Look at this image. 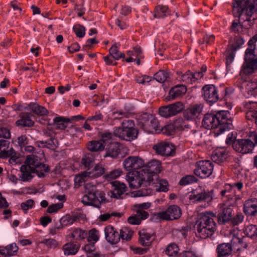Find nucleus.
Segmentation results:
<instances>
[{
  "instance_id": "obj_1",
  "label": "nucleus",
  "mask_w": 257,
  "mask_h": 257,
  "mask_svg": "<svg viewBox=\"0 0 257 257\" xmlns=\"http://www.w3.org/2000/svg\"><path fill=\"white\" fill-rule=\"evenodd\" d=\"M232 118L228 110H219L204 115L202 125L207 130L215 129L214 136L218 137L232 128Z\"/></svg>"
},
{
  "instance_id": "obj_2",
  "label": "nucleus",
  "mask_w": 257,
  "mask_h": 257,
  "mask_svg": "<svg viewBox=\"0 0 257 257\" xmlns=\"http://www.w3.org/2000/svg\"><path fill=\"white\" fill-rule=\"evenodd\" d=\"M257 11V0H233L232 13L235 17L240 18L242 15L247 17L241 22L243 29L251 28L255 19L251 18L252 15Z\"/></svg>"
},
{
  "instance_id": "obj_3",
  "label": "nucleus",
  "mask_w": 257,
  "mask_h": 257,
  "mask_svg": "<svg viewBox=\"0 0 257 257\" xmlns=\"http://www.w3.org/2000/svg\"><path fill=\"white\" fill-rule=\"evenodd\" d=\"M215 218L216 215L212 212L200 214L194 225L196 235L203 239L211 236L216 230Z\"/></svg>"
},
{
  "instance_id": "obj_4",
  "label": "nucleus",
  "mask_w": 257,
  "mask_h": 257,
  "mask_svg": "<svg viewBox=\"0 0 257 257\" xmlns=\"http://www.w3.org/2000/svg\"><path fill=\"white\" fill-rule=\"evenodd\" d=\"M120 127L113 128V135L120 139L126 141H132L136 139L138 135V130L135 127L134 120L125 119Z\"/></svg>"
},
{
  "instance_id": "obj_5",
  "label": "nucleus",
  "mask_w": 257,
  "mask_h": 257,
  "mask_svg": "<svg viewBox=\"0 0 257 257\" xmlns=\"http://www.w3.org/2000/svg\"><path fill=\"white\" fill-rule=\"evenodd\" d=\"M224 91V96L221 97V99L227 97L229 95L228 88H225ZM202 96L204 100L211 104L216 102L220 99L217 88L213 84L205 85L202 88Z\"/></svg>"
},
{
  "instance_id": "obj_6",
  "label": "nucleus",
  "mask_w": 257,
  "mask_h": 257,
  "mask_svg": "<svg viewBox=\"0 0 257 257\" xmlns=\"http://www.w3.org/2000/svg\"><path fill=\"white\" fill-rule=\"evenodd\" d=\"M105 194L98 190L89 191L82 198V202L85 205H91L99 208L102 202H105Z\"/></svg>"
},
{
  "instance_id": "obj_7",
  "label": "nucleus",
  "mask_w": 257,
  "mask_h": 257,
  "mask_svg": "<svg viewBox=\"0 0 257 257\" xmlns=\"http://www.w3.org/2000/svg\"><path fill=\"white\" fill-rule=\"evenodd\" d=\"M126 179L130 187L132 189L140 187L143 183L149 185V182L151 181L148 180L147 174L145 173L144 171L141 170L136 171L135 173H128L126 176Z\"/></svg>"
},
{
  "instance_id": "obj_8",
  "label": "nucleus",
  "mask_w": 257,
  "mask_h": 257,
  "mask_svg": "<svg viewBox=\"0 0 257 257\" xmlns=\"http://www.w3.org/2000/svg\"><path fill=\"white\" fill-rule=\"evenodd\" d=\"M245 51L244 55V62L240 70V74L243 76L249 75L254 72L257 69V58H255L254 53L249 52L247 53Z\"/></svg>"
},
{
  "instance_id": "obj_9",
  "label": "nucleus",
  "mask_w": 257,
  "mask_h": 257,
  "mask_svg": "<svg viewBox=\"0 0 257 257\" xmlns=\"http://www.w3.org/2000/svg\"><path fill=\"white\" fill-rule=\"evenodd\" d=\"M194 173L201 179H206L212 174L213 164L209 160H201L196 162Z\"/></svg>"
},
{
  "instance_id": "obj_10",
  "label": "nucleus",
  "mask_w": 257,
  "mask_h": 257,
  "mask_svg": "<svg viewBox=\"0 0 257 257\" xmlns=\"http://www.w3.org/2000/svg\"><path fill=\"white\" fill-rule=\"evenodd\" d=\"M184 106L182 102L177 101L175 103L161 106L159 110V114L161 116L168 118L180 113L183 110Z\"/></svg>"
},
{
  "instance_id": "obj_11",
  "label": "nucleus",
  "mask_w": 257,
  "mask_h": 257,
  "mask_svg": "<svg viewBox=\"0 0 257 257\" xmlns=\"http://www.w3.org/2000/svg\"><path fill=\"white\" fill-rule=\"evenodd\" d=\"M181 216V210L176 205L169 206L165 211L158 213V216L163 220H173L179 219Z\"/></svg>"
},
{
  "instance_id": "obj_12",
  "label": "nucleus",
  "mask_w": 257,
  "mask_h": 257,
  "mask_svg": "<svg viewBox=\"0 0 257 257\" xmlns=\"http://www.w3.org/2000/svg\"><path fill=\"white\" fill-rule=\"evenodd\" d=\"M255 145L248 139H238L233 144V149L238 153L244 154L250 153Z\"/></svg>"
},
{
  "instance_id": "obj_13",
  "label": "nucleus",
  "mask_w": 257,
  "mask_h": 257,
  "mask_svg": "<svg viewBox=\"0 0 257 257\" xmlns=\"http://www.w3.org/2000/svg\"><path fill=\"white\" fill-rule=\"evenodd\" d=\"M123 165L126 170L131 171L143 168L145 162L139 156H130L124 159Z\"/></svg>"
},
{
  "instance_id": "obj_14",
  "label": "nucleus",
  "mask_w": 257,
  "mask_h": 257,
  "mask_svg": "<svg viewBox=\"0 0 257 257\" xmlns=\"http://www.w3.org/2000/svg\"><path fill=\"white\" fill-rule=\"evenodd\" d=\"M233 208L226 205H222L218 210L216 216L218 223L220 225H223L230 221L232 217Z\"/></svg>"
},
{
  "instance_id": "obj_15",
  "label": "nucleus",
  "mask_w": 257,
  "mask_h": 257,
  "mask_svg": "<svg viewBox=\"0 0 257 257\" xmlns=\"http://www.w3.org/2000/svg\"><path fill=\"white\" fill-rule=\"evenodd\" d=\"M203 107V104L201 103L190 105L183 111L184 117L187 120H193L198 118L202 111Z\"/></svg>"
},
{
  "instance_id": "obj_16",
  "label": "nucleus",
  "mask_w": 257,
  "mask_h": 257,
  "mask_svg": "<svg viewBox=\"0 0 257 257\" xmlns=\"http://www.w3.org/2000/svg\"><path fill=\"white\" fill-rule=\"evenodd\" d=\"M176 74L178 75L177 79L186 84H192L203 77L202 72L193 73L190 70L184 73L181 71H177Z\"/></svg>"
},
{
  "instance_id": "obj_17",
  "label": "nucleus",
  "mask_w": 257,
  "mask_h": 257,
  "mask_svg": "<svg viewBox=\"0 0 257 257\" xmlns=\"http://www.w3.org/2000/svg\"><path fill=\"white\" fill-rule=\"evenodd\" d=\"M161 164L158 160H153L148 162L141 170L147 174L148 180L153 181V174L159 173L161 170Z\"/></svg>"
},
{
  "instance_id": "obj_18",
  "label": "nucleus",
  "mask_w": 257,
  "mask_h": 257,
  "mask_svg": "<svg viewBox=\"0 0 257 257\" xmlns=\"http://www.w3.org/2000/svg\"><path fill=\"white\" fill-rule=\"evenodd\" d=\"M243 105L245 109L246 118L254 121L257 125V103L250 101H244Z\"/></svg>"
},
{
  "instance_id": "obj_19",
  "label": "nucleus",
  "mask_w": 257,
  "mask_h": 257,
  "mask_svg": "<svg viewBox=\"0 0 257 257\" xmlns=\"http://www.w3.org/2000/svg\"><path fill=\"white\" fill-rule=\"evenodd\" d=\"M111 184L113 189L108 193V195L116 199H122L126 191V185L117 181H113Z\"/></svg>"
},
{
  "instance_id": "obj_20",
  "label": "nucleus",
  "mask_w": 257,
  "mask_h": 257,
  "mask_svg": "<svg viewBox=\"0 0 257 257\" xmlns=\"http://www.w3.org/2000/svg\"><path fill=\"white\" fill-rule=\"evenodd\" d=\"M240 87L242 93L246 98L256 94L257 83L254 81L245 80L242 82Z\"/></svg>"
},
{
  "instance_id": "obj_21",
  "label": "nucleus",
  "mask_w": 257,
  "mask_h": 257,
  "mask_svg": "<svg viewBox=\"0 0 257 257\" xmlns=\"http://www.w3.org/2000/svg\"><path fill=\"white\" fill-rule=\"evenodd\" d=\"M156 152L162 156H172L175 153V146L169 143H161L153 147Z\"/></svg>"
},
{
  "instance_id": "obj_22",
  "label": "nucleus",
  "mask_w": 257,
  "mask_h": 257,
  "mask_svg": "<svg viewBox=\"0 0 257 257\" xmlns=\"http://www.w3.org/2000/svg\"><path fill=\"white\" fill-rule=\"evenodd\" d=\"M229 156V152L226 148H217L212 155V160L217 164L224 162Z\"/></svg>"
},
{
  "instance_id": "obj_23",
  "label": "nucleus",
  "mask_w": 257,
  "mask_h": 257,
  "mask_svg": "<svg viewBox=\"0 0 257 257\" xmlns=\"http://www.w3.org/2000/svg\"><path fill=\"white\" fill-rule=\"evenodd\" d=\"M124 149L123 146L117 142L110 143L106 148L104 157L116 158L121 153Z\"/></svg>"
},
{
  "instance_id": "obj_24",
  "label": "nucleus",
  "mask_w": 257,
  "mask_h": 257,
  "mask_svg": "<svg viewBox=\"0 0 257 257\" xmlns=\"http://www.w3.org/2000/svg\"><path fill=\"white\" fill-rule=\"evenodd\" d=\"M233 244L229 242L221 243L216 246L217 257H228L231 255Z\"/></svg>"
},
{
  "instance_id": "obj_25",
  "label": "nucleus",
  "mask_w": 257,
  "mask_h": 257,
  "mask_svg": "<svg viewBox=\"0 0 257 257\" xmlns=\"http://www.w3.org/2000/svg\"><path fill=\"white\" fill-rule=\"evenodd\" d=\"M105 236L106 240L111 244H115L120 240L119 233L111 226L105 228Z\"/></svg>"
},
{
  "instance_id": "obj_26",
  "label": "nucleus",
  "mask_w": 257,
  "mask_h": 257,
  "mask_svg": "<svg viewBox=\"0 0 257 257\" xmlns=\"http://www.w3.org/2000/svg\"><path fill=\"white\" fill-rule=\"evenodd\" d=\"M244 213L248 216H255L257 214V199L256 198L246 200L243 207Z\"/></svg>"
},
{
  "instance_id": "obj_27",
  "label": "nucleus",
  "mask_w": 257,
  "mask_h": 257,
  "mask_svg": "<svg viewBox=\"0 0 257 257\" xmlns=\"http://www.w3.org/2000/svg\"><path fill=\"white\" fill-rule=\"evenodd\" d=\"M32 114L28 112H22L20 118L17 120L16 124L18 126L31 127L34 125V121L31 119Z\"/></svg>"
},
{
  "instance_id": "obj_28",
  "label": "nucleus",
  "mask_w": 257,
  "mask_h": 257,
  "mask_svg": "<svg viewBox=\"0 0 257 257\" xmlns=\"http://www.w3.org/2000/svg\"><path fill=\"white\" fill-rule=\"evenodd\" d=\"M20 172L19 179L23 182H30L34 177L33 169L28 165H22Z\"/></svg>"
},
{
  "instance_id": "obj_29",
  "label": "nucleus",
  "mask_w": 257,
  "mask_h": 257,
  "mask_svg": "<svg viewBox=\"0 0 257 257\" xmlns=\"http://www.w3.org/2000/svg\"><path fill=\"white\" fill-rule=\"evenodd\" d=\"M187 91V88L183 85H177L172 88L168 93L167 98L169 100L175 99L184 94Z\"/></svg>"
},
{
  "instance_id": "obj_30",
  "label": "nucleus",
  "mask_w": 257,
  "mask_h": 257,
  "mask_svg": "<svg viewBox=\"0 0 257 257\" xmlns=\"http://www.w3.org/2000/svg\"><path fill=\"white\" fill-rule=\"evenodd\" d=\"M19 249L18 246L16 243H13L6 246H0V254L4 256H13L15 255Z\"/></svg>"
},
{
  "instance_id": "obj_31",
  "label": "nucleus",
  "mask_w": 257,
  "mask_h": 257,
  "mask_svg": "<svg viewBox=\"0 0 257 257\" xmlns=\"http://www.w3.org/2000/svg\"><path fill=\"white\" fill-rule=\"evenodd\" d=\"M151 181L149 182V186L152 187L153 191L156 190L158 192H166L169 190V184L167 180L164 179L160 180L158 183L155 184Z\"/></svg>"
},
{
  "instance_id": "obj_32",
  "label": "nucleus",
  "mask_w": 257,
  "mask_h": 257,
  "mask_svg": "<svg viewBox=\"0 0 257 257\" xmlns=\"http://www.w3.org/2000/svg\"><path fill=\"white\" fill-rule=\"evenodd\" d=\"M161 126L158 119L153 116H151V120L145 131L148 133L160 132Z\"/></svg>"
},
{
  "instance_id": "obj_33",
  "label": "nucleus",
  "mask_w": 257,
  "mask_h": 257,
  "mask_svg": "<svg viewBox=\"0 0 257 257\" xmlns=\"http://www.w3.org/2000/svg\"><path fill=\"white\" fill-rule=\"evenodd\" d=\"M105 173V169L101 165L97 164L92 169H88L86 174H88V177L98 178Z\"/></svg>"
},
{
  "instance_id": "obj_34",
  "label": "nucleus",
  "mask_w": 257,
  "mask_h": 257,
  "mask_svg": "<svg viewBox=\"0 0 257 257\" xmlns=\"http://www.w3.org/2000/svg\"><path fill=\"white\" fill-rule=\"evenodd\" d=\"M33 170L34 174L36 173L39 178H43L49 172L50 169L48 166L40 162Z\"/></svg>"
},
{
  "instance_id": "obj_35",
  "label": "nucleus",
  "mask_w": 257,
  "mask_h": 257,
  "mask_svg": "<svg viewBox=\"0 0 257 257\" xmlns=\"http://www.w3.org/2000/svg\"><path fill=\"white\" fill-rule=\"evenodd\" d=\"M140 243L143 246H149L153 238V234L149 233L146 230H143L139 232Z\"/></svg>"
},
{
  "instance_id": "obj_36",
  "label": "nucleus",
  "mask_w": 257,
  "mask_h": 257,
  "mask_svg": "<svg viewBox=\"0 0 257 257\" xmlns=\"http://www.w3.org/2000/svg\"><path fill=\"white\" fill-rule=\"evenodd\" d=\"M105 145L102 141H91L87 144V149L91 152L102 151L105 148Z\"/></svg>"
},
{
  "instance_id": "obj_37",
  "label": "nucleus",
  "mask_w": 257,
  "mask_h": 257,
  "mask_svg": "<svg viewBox=\"0 0 257 257\" xmlns=\"http://www.w3.org/2000/svg\"><path fill=\"white\" fill-rule=\"evenodd\" d=\"M29 107L34 113L39 116L45 115L48 113V110L45 107L36 103H30Z\"/></svg>"
},
{
  "instance_id": "obj_38",
  "label": "nucleus",
  "mask_w": 257,
  "mask_h": 257,
  "mask_svg": "<svg viewBox=\"0 0 257 257\" xmlns=\"http://www.w3.org/2000/svg\"><path fill=\"white\" fill-rule=\"evenodd\" d=\"M9 157H10L9 161L10 163H17L19 157L13 148L10 149L9 151H7L0 152V158L6 159Z\"/></svg>"
},
{
  "instance_id": "obj_39",
  "label": "nucleus",
  "mask_w": 257,
  "mask_h": 257,
  "mask_svg": "<svg viewBox=\"0 0 257 257\" xmlns=\"http://www.w3.org/2000/svg\"><path fill=\"white\" fill-rule=\"evenodd\" d=\"M62 249L65 255H74L78 251L79 246L73 243H67L63 246Z\"/></svg>"
},
{
  "instance_id": "obj_40",
  "label": "nucleus",
  "mask_w": 257,
  "mask_h": 257,
  "mask_svg": "<svg viewBox=\"0 0 257 257\" xmlns=\"http://www.w3.org/2000/svg\"><path fill=\"white\" fill-rule=\"evenodd\" d=\"M170 15L168 7L165 6H158L154 11V16L156 18H163Z\"/></svg>"
},
{
  "instance_id": "obj_41",
  "label": "nucleus",
  "mask_w": 257,
  "mask_h": 257,
  "mask_svg": "<svg viewBox=\"0 0 257 257\" xmlns=\"http://www.w3.org/2000/svg\"><path fill=\"white\" fill-rule=\"evenodd\" d=\"M151 116H153V115L147 112L143 113L138 116L139 125L144 131L150 122Z\"/></svg>"
},
{
  "instance_id": "obj_42",
  "label": "nucleus",
  "mask_w": 257,
  "mask_h": 257,
  "mask_svg": "<svg viewBox=\"0 0 257 257\" xmlns=\"http://www.w3.org/2000/svg\"><path fill=\"white\" fill-rule=\"evenodd\" d=\"M119 44L115 43L109 50V54L111 55L114 60H119L121 58H124L125 55L119 51Z\"/></svg>"
},
{
  "instance_id": "obj_43",
  "label": "nucleus",
  "mask_w": 257,
  "mask_h": 257,
  "mask_svg": "<svg viewBox=\"0 0 257 257\" xmlns=\"http://www.w3.org/2000/svg\"><path fill=\"white\" fill-rule=\"evenodd\" d=\"M244 233L252 239H257V226L250 224L246 226L244 230Z\"/></svg>"
},
{
  "instance_id": "obj_44",
  "label": "nucleus",
  "mask_w": 257,
  "mask_h": 257,
  "mask_svg": "<svg viewBox=\"0 0 257 257\" xmlns=\"http://www.w3.org/2000/svg\"><path fill=\"white\" fill-rule=\"evenodd\" d=\"M179 248L175 243H171L168 244L165 250V252L169 257H175L178 254Z\"/></svg>"
},
{
  "instance_id": "obj_45",
  "label": "nucleus",
  "mask_w": 257,
  "mask_h": 257,
  "mask_svg": "<svg viewBox=\"0 0 257 257\" xmlns=\"http://www.w3.org/2000/svg\"><path fill=\"white\" fill-rule=\"evenodd\" d=\"M87 232L80 228H75L72 232H71L68 236L73 238V239H84L87 236Z\"/></svg>"
},
{
  "instance_id": "obj_46",
  "label": "nucleus",
  "mask_w": 257,
  "mask_h": 257,
  "mask_svg": "<svg viewBox=\"0 0 257 257\" xmlns=\"http://www.w3.org/2000/svg\"><path fill=\"white\" fill-rule=\"evenodd\" d=\"M209 198V195L204 191H201L200 192H193L190 195V198L194 200L195 202H200L202 201L206 200Z\"/></svg>"
},
{
  "instance_id": "obj_47",
  "label": "nucleus",
  "mask_w": 257,
  "mask_h": 257,
  "mask_svg": "<svg viewBox=\"0 0 257 257\" xmlns=\"http://www.w3.org/2000/svg\"><path fill=\"white\" fill-rule=\"evenodd\" d=\"M134 233L129 227H124L120 229L119 235L123 240L129 241L132 239Z\"/></svg>"
},
{
  "instance_id": "obj_48",
  "label": "nucleus",
  "mask_w": 257,
  "mask_h": 257,
  "mask_svg": "<svg viewBox=\"0 0 257 257\" xmlns=\"http://www.w3.org/2000/svg\"><path fill=\"white\" fill-rule=\"evenodd\" d=\"M53 120L57 127L61 130L65 129L67 126L66 124L70 121L69 118L62 116L56 117Z\"/></svg>"
},
{
  "instance_id": "obj_49",
  "label": "nucleus",
  "mask_w": 257,
  "mask_h": 257,
  "mask_svg": "<svg viewBox=\"0 0 257 257\" xmlns=\"http://www.w3.org/2000/svg\"><path fill=\"white\" fill-rule=\"evenodd\" d=\"M94 161V155L92 153H88L83 155L81 163L85 168H89L91 166Z\"/></svg>"
},
{
  "instance_id": "obj_50",
  "label": "nucleus",
  "mask_w": 257,
  "mask_h": 257,
  "mask_svg": "<svg viewBox=\"0 0 257 257\" xmlns=\"http://www.w3.org/2000/svg\"><path fill=\"white\" fill-rule=\"evenodd\" d=\"M243 30L241 23L237 20L233 21L229 28L231 33L237 34L243 33L244 31Z\"/></svg>"
},
{
  "instance_id": "obj_51",
  "label": "nucleus",
  "mask_w": 257,
  "mask_h": 257,
  "mask_svg": "<svg viewBox=\"0 0 257 257\" xmlns=\"http://www.w3.org/2000/svg\"><path fill=\"white\" fill-rule=\"evenodd\" d=\"M40 163L39 157L34 155H31L27 157V159L23 165H28L33 169Z\"/></svg>"
},
{
  "instance_id": "obj_52",
  "label": "nucleus",
  "mask_w": 257,
  "mask_h": 257,
  "mask_svg": "<svg viewBox=\"0 0 257 257\" xmlns=\"http://www.w3.org/2000/svg\"><path fill=\"white\" fill-rule=\"evenodd\" d=\"M169 78V73L164 70H160L154 75V79L160 83H163Z\"/></svg>"
},
{
  "instance_id": "obj_53",
  "label": "nucleus",
  "mask_w": 257,
  "mask_h": 257,
  "mask_svg": "<svg viewBox=\"0 0 257 257\" xmlns=\"http://www.w3.org/2000/svg\"><path fill=\"white\" fill-rule=\"evenodd\" d=\"M176 127L175 123L166 125L163 127L161 126L160 132L167 136L173 135L175 133Z\"/></svg>"
},
{
  "instance_id": "obj_54",
  "label": "nucleus",
  "mask_w": 257,
  "mask_h": 257,
  "mask_svg": "<svg viewBox=\"0 0 257 257\" xmlns=\"http://www.w3.org/2000/svg\"><path fill=\"white\" fill-rule=\"evenodd\" d=\"M244 42L245 41L242 36H236L234 38L233 43L232 44L228 45V46L237 51L241 47Z\"/></svg>"
},
{
  "instance_id": "obj_55",
  "label": "nucleus",
  "mask_w": 257,
  "mask_h": 257,
  "mask_svg": "<svg viewBox=\"0 0 257 257\" xmlns=\"http://www.w3.org/2000/svg\"><path fill=\"white\" fill-rule=\"evenodd\" d=\"M236 52V50H234L228 46L225 52L226 65H229L233 61Z\"/></svg>"
},
{
  "instance_id": "obj_56",
  "label": "nucleus",
  "mask_w": 257,
  "mask_h": 257,
  "mask_svg": "<svg viewBox=\"0 0 257 257\" xmlns=\"http://www.w3.org/2000/svg\"><path fill=\"white\" fill-rule=\"evenodd\" d=\"M94 244L91 243L84 246L83 249L86 251L87 257H98L99 254L94 252L95 250Z\"/></svg>"
},
{
  "instance_id": "obj_57",
  "label": "nucleus",
  "mask_w": 257,
  "mask_h": 257,
  "mask_svg": "<svg viewBox=\"0 0 257 257\" xmlns=\"http://www.w3.org/2000/svg\"><path fill=\"white\" fill-rule=\"evenodd\" d=\"M197 179L193 175H186L182 177L180 181L179 185L181 186H186L196 182Z\"/></svg>"
},
{
  "instance_id": "obj_58",
  "label": "nucleus",
  "mask_w": 257,
  "mask_h": 257,
  "mask_svg": "<svg viewBox=\"0 0 257 257\" xmlns=\"http://www.w3.org/2000/svg\"><path fill=\"white\" fill-rule=\"evenodd\" d=\"M85 173H86V171L82 172V173L75 176L74 178V182L75 185L81 186L85 183L87 180V178H89L88 174Z\"/></svg>"
},
{
  "instance_id": "obj_59",
  "label": "nucleus",
  "mask_w": 257,
  "mask_h": 257,
  "mask_svg": "<svg viewBox=\"0 0 257 257\" xmlns=\"http://www.w3.org/2000/svg\"><path fill=\"white\" fill-rule=\"evenodd\" d=\"M154 193L153 189L152 186H149V187L146 188H142L137 191L134 196L135 197H144L149 195H152Z\"/></svg>"
},
{
  "instance_id": "obj_60",
  "label": "nucleus",
  "mask_w": 257,
  "mask_h": 257,
  "mask_svg": "<svg viewBox=\"0 0 257 257\" xmlns=\"http://www.w3.org/2000/svg\"><path fill=\"white\" fill-rule=\"evenodd\" d=\"M79 219V217L76 215H66L60 219L63 225H67L72 224L74 222Z\"/></svg>"
},
{
  "instance_id": "obj_61",
  "label": "nucleus",
  "mask_w": 257,
  "mask_h": 257,
  "mask_svg": "<svg viewBox=\"0 0 257 257\" xmlns=\"http://www.w3.org/2000/svg\"><path fill=\"white\" fill-rule=\"evenodd\" d=\"M88 234L87 240L90 243H95L99 239V232L95 228L90 230Z\"/></svg>"
},
{
  "instance_id": "obj_62",
  "label": "nucleus",
  "mask_w": 257,
  "mask_h": 257,
  "mask_svg": "<svg viewBox=\"0 0 257 257\" xmlns=\"http://www.w3.org/2000/svg\"><path fill=\"white\" fill-rule=\"evenodd\" d=\"M73 31L78 38H83L85 34V27L81 25H75L73 27Z\"/></svg>"
},
{
  "instance_id": "obj_63",
  "label": "nucleus",
  "mask_w": 257,
  "mask_h": 257,
  "mask_svg": "<svg viewBox=\"0 0 257 257\" xmlns=\"http://www.w3.org/2000/svg\"><path fill=\"white\" fill-rule=\"evenodd\" d=\"M257 41V34H255L253 37L251 38L249 41L248 42V48L245 50L247 51V55H248L247 53H249V52H252L253 53H254V50L255 49V43Z\"/></svg>"
},
{
  "instance_id": "obj_64",
  "label": "nucleus",
  "mask_w": 257,
  "mask_h": 257,
  "mask_svg": "<svg viewBox=\"0 0 257 257\" xmlns=\"http://www.w3.org/2000/svg\"><path fill=\"white\" fill-rule=\"evenodd\" d=\"M183 257H200L196 250L192 248H188L182 252Z\"/></svg>"
}]
</instances>
